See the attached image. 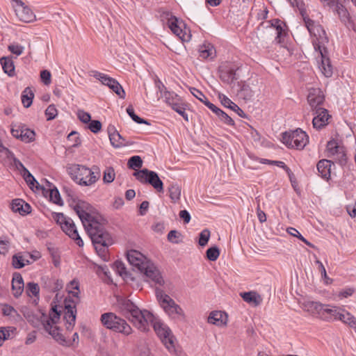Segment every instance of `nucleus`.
<instances>
[{
  "mask_svg": "<svg viewBox=\"0 0 356 356\" xmlns=\"http://www.w3.org/2000/svg\"><path fill=\"white\" fill-rule=\"evenodd\" d=\"M119 312L139 330L147 332L149 325L153 328L170 353L175 352L174 337L170 328L153 315L150 312L141 310L127 298H119L117 300Z\"/></svg>",
  "mask_w": 356,
  "mask_h": 356,
  "instance_id": "1",
  "label": "nucleus"
},
{
  "mask_svg": "<svg viewBox=\"0 0 356 356\" xmlns=\"http://www.w3.org/2000/svg\"><path fill=\"white\" fill-rule=\"evenodd\" d=\"M105 222L106 220L102 218L86 225L84 228L91 238L97 254L102 260L106 261L109 259L108 248L113 243V240L111 234L105 229Z\"/></svg>",
  "mask_w": 356,
  "mask_h": 356,
  "instance_id": "2",
  "label": "nucleus"
},
{
  "mask_svg": "<svg viewBox=\"0 0 356 356\" xmlns=\"http://www.w3.org/2000/svg\"><path fill=\"white\" fill-rule=\"evenodd\" d=\"M156 296L160 305L165 312L172 319L183 321L185 318L184 312L181 307L168 295L161 289L156 290Z\"/></svg>",
  "mask_w": 356,
  "mask_h": 356,
  "instance_id": "3",
  "label": "nucleus"
},
{
  "mask_svg": "<svg viewBox=\"0 0 356 356\" xmlns=\"http://www.w3.org/2000/svg\"><path fill=\"white\" fill-rule=\"evenodd\" d=\"M102 324L109 330L115 332L122 333L124 335H129L132 332V328L127 321L118 316L114 313H104L101 316Z\"/></svg>",
  "mask_w": 356,
  "mask_h": 356,
  "instance_id": "4",
  "label": "nucleus"
},
{
  "mask_svg": "<svg viewBox=\"0 0 356 356\" xmlns=\"http://www.w3.org/2000/svg\"><path fill=\"white\" fill-rule=\"evenodd\" d=\"M52 218L60 226L62 230L79 247L83 246V241L80 237L72 219L65 216L63 213H53Z\"/></svg>",
  "mask_w": 356,
  "mask_h": 356,
  "instance_id": "5",
  "label": "nucleus"
},
{
  "mask_svg": "<svg viewBox=\"0 0 356 356\" xmlns=\"http://www.w3.org/2000/svg\"><path fill=\"white\" fill-rule=\"evenodd\" d=\"M304 22L311 36L313 37L312 44L315 51L323 49L322 44L328 42V38L323 27L320 24H316L309 17H305Z\"/></svg>",
  "mask_w": 356,
  "mask_h": 356,
  "instance_id": "6",
  "label": "nucleus"
},
{
  "mask_svg": "<svg viewBox=\"0 0 356 356\" xmlns=\"http://www.w3.org/2000/svg\"><path fill=\"white\" fill-rule=\"evenodd\" d=\"M281 140L289 148L302 149L309 143V136L305 131L297 129L291 132L283 133Z\"/></svg>",
  "mask_w": 356,
  "mask_h": 356,
  "instance_id": "7",
  "label": "nucleus"
},
{
  "mask_svg": "<svg viewBox=\"0 0 356 356\" xmlns=\"http://www.w3.org/2000/svg\"><path fill=\"white\" fill-rule=\"evenodd\" d=\"M70 206L78 215L83 227L102 218L101 216L92 215L94 209L92 206L85 201L76 200L75 203H70Z\"/></svg>",
  "mask_w": 356,
  "mask_h": 356,
  "instance_id": "8",
  "label": "nucleus"
},
{
  "mask_svg": "<svg viewBox=\"0 0 356 356\" xmlns=\"http://www.w3.org/2000/svg\"><path fill=\"white\" fill-rule=\"evenodd\" d=\"M134 176L140 183L151 185L158 193H163V183L156 172L144 168L135 172Z\"/></svg>",
  "mask_w": 356,
  "mask_h": 356,
  "instance_id": "9",
  "label": "nucleus"
},
{
  "mask_svg": "<svg viewBox=\"0 0 356 356\" xmlns=\"http://www.w3.org/2000/svg\"><path fill=\"white\" fill-rule=\"evenodd\" d=\"M68 174L71 178L81 186H89L92 184L88 183L90 177H92L90 170L85 165L79 164H71L67 167Z\"/></svg>",
  "mask_w": 356,
  "mask_h": 356,
  "instance_id": "10",
  "label": "nucleus"
},
{
  "mask_svg": "<svg viewBox=\"0 0 356 356\" xmlns=\"http://www.w3.org/2000/svg\"><path fill=\"white\" fill-rule=\"evenodd\" d=\"M163 14L168 18V26L172 32L183 42L188 41L191 34L187 33L184 24L182 22H179L178 19L169 12L164 13Z\"/></svg>",
  "mask_w": 356,
  "mask_h": 356,
  "instance_id": "11",
  "label": "nucleus"
},
{
  "mask_svg": "<svg viewBox=\"0 0 356 356\" xmlns=\"http://www.w3.org/2000/svg\"><path fill=\"white\" fill-rule=\"evenodd\" d=\"M92 73L95 78L111 88L120 98L124 99L125 92L117 80L97 71H92Z\"/></svg>",
  "mask_w": 356,
  "mask_h": 356,
  "instance_id": "12",
  "label": "nucleus"
},
{
  "mask_svg": "<svg viewBox=\"0 0 356 356\" xmlns=\"http://www.w3.org/2000/svg\"><path fill=\"white\" fill-rule=\"evenodd\" d=\"M21 312L27 321L34 327L38 328L41 325L44 327L46 321H49L44 312H39L35 313L27 307H22Z\"/></svg>",
  "mask_w": 356,
  "mask_h": 356,
  "instance_id": "13",
  "label": "nucleus"
},
{
  "mask_svg": "<svg viewBox=\"0 0 356 356\" xmlns=\"http://www.w3.org/2000/svg\"><path fill=\"white\" fill-rule=\"evenodd\" d=\"M65 313L63 318L65 320L67 325L66 329L70 330L74 327L76 321V303L70 298L65 299Z\"/></svg>",
  "mask_w": 356,
  "mask_h": 356,
  "instance_id": "14",
  "label": "nucleus"
},
{
  "mask_svg": "<svg viewBox=\"0 0 356 356\" xmlns=\"http://www.w3.org/2000/svg\"><path fill=\"white\" fill-rule=\"evenodd\" d=\"M127 259L131 266L137 268L140 272L143 271V269L149 261L145 256L135 250H131L127 252Z\"/></svg>",
  "mask_w": 356,
  "mask_h": 356,
  "instance_id": "15",
  "label": "nucleus"
},
{
  "mask_svg": "<svg viewBox=\"0 0 356 356\" xmlns=\"http://www.w3.org/2000/svg\"><path fill=\"white\" fill-rule=\"evenodd\" d=\"M324 100V95L320 88H312L309 90L307 102L312 108V111L322 108Z\"/></svg>",
  "mask_w": 356,
  "mask_h": 356,
  "instance_id": "16",
  "label": "nucleus"
},
{
  "mask_svg": "<svg viewBox=\"0 0 356 356\" xmlns=\"http://www.w3.org/2000/svg\"><path fill=\"white\" fill-rule=\"evenodd\" d=\"M312 113L314 115L312 120L313 127L317 130L325 127L328 123V120L331 118L328 111L324 108L312 111Z\"/></svg>",
  "mask_w": 356,
  "mask_h": 356,
  "instance_id": "17",
  "label": "nucleus"
},
{
  "mask_svg": "<svg viewBox=\"0 0 356 356\" xmlns=\"http://www.w3.org/2000/svg\"><path fill=\"white\" fill-rule=\"evenodd\" d=\"M15 11L19 19L23 22L29 23L35 19V15L31 9L22 0L18 1V6H15Z\"/></svg>",
  "mask_w": 356,
  "mask_h": 356,
  "instance_id": "18",
  "label": "nucleus"
},
{
  "mask_svg": "<svg viewBox=\"0 0 356 356\" xmlns=\"http://www.w3.org/2000/svg\"><path fill=\"white\" fill-rule=\"evenodd\" d=\"M321 56V65L319 69L325 77H331L333 74V67L331 64L330 58L327 56V49L323 47V49L317 50Z\"/></svg>",
  "mask_w": 356,
  "mask_h": 356,
  "instance_id": "19",
  "label": "nucleus"
},
{
  "mask_svg": "<svg viewBox=\"0 0 356 356\" xmlns=\"http://www.w3.org/2000/svg\"><path fill=\"white\" fill-rule=\"evenodd\" d=\"M141 273H143L147 277L149 278L155 284L162 285L164 283L159 270L150 261L146 264Z\"/></svg>",
  "mask_w": 356,
  "mask_h": 356,
  "instance_id": "20",
  "label": "nucleus"
},
{
  "mask_svg": "<svg viewBox=\"0 0 356 356\" xmlns=\"http://www.w3.org/2000/svg\"><path fill=\"white\" fill-rule=\"evenodd\" d=\"M237 88V97L245 102L251 100L254 95V92L245 81L238 82Z\"/></svg>",
  "mask_w": 356,
  "mask_h": 356,
  "instance_id": "21",
  "label": "nucleus"
},
{
  "mask_svg": "<svg viewBox=\"0 0 356 356\" xmlns=\"http://www.w3.org/2000/svg\"><path fill=\"white\" fill-rule=\"evenodd\" d=\"M52 323L49 321H46L44 329L52 336V337L58 341L60 344L64 346L66 343L65 337L60 332L58 327H53Z\"/></svg>",
  "mask_w": 356,
  "mask_h": 356,
  "instance_id": "22",
  "label": "nucleus"
},
{
  "mask_svg": "<svg viewBox=\"0 0 356 356\" xmlns=\"http://www.w3.org/2000/svg\"><path fill=\"white\" fill-rule=\"evenodd\" d=\"M332 164H333V163L327 159H322L318 162L316 168L318 172V175L323 179L328 180L330 178Z\"/></svg>",
  "mask_w": 356,
  "mask_h": 356,
  "instance_id": "23",
  "label": "nucleus"
},
{
  "mask_svg": "<svg viewBox=\"0 0 356 356\" xmlns=\"http://www.w3.org/2000/svg\"><path fill=\"white\" fill-rule=\"evenodd\" d=\"M24 288V281L22 275L19 273H15L12 280L13 294L15 298H19Z\"/></svg>",
  "mask_w": 356,
  "mask_h": 356,
  "instance_id": "24",
  "label": "nucleus"
},
{
  "mask_svg": "<svg viewBox=\"0 0 356 356\" xmlns=\"http://www.w3.org/2000/svg\"><path fill=\"white\" fill-rule=\"evenodd\" d=\"M341 311H342L341 308L336 307H329L328 305H324L323 310L321 311V318L327 321L338 320V316Z\"/></svg>",
  "mask_w": 356,
  "mask_h": 356,
  "instance_id": "25",
  "label": "nucleus"
},
{
  "mask_svg": "<svg viewBox=\"0 0 356 356\" xmlns=\"http://www.w3.org/2000/svg\"><path fill=\"white\" fill-rule=\"evenodd\" d=\"M267 23L268 24V25H267L266 27L273 28L276 31V34H277V35L275 37L276 42L277 43L282 42V38L286 33L282 26V24H284V22L279 19H273L270 21H268Z\"/></svg>",
  "mask_w": 356,
  "mask_h": 356,
  "instance_id": "26",
  "label": "nucleus"
},
{
  "mask_svg": "<svg viewBox=\"0 0 356 356\" xmlns=\"http://www.w3.org/2000/svg\"><path fill=\"white\" fill-rule=\"evenodd\" d=\"M208 322L218 326L225 325L227 322V315L221 311H213L211 312Z\"/></svg>",
  "mask_w": 356,
  "mask_h": 356,
  "instance_id": "27",
  "label": "nucleus"
},
{
  "mask_svg": "<svg viewBox=\"0 0 356 356\" xmlns=\"http://www.w3.org/2000/svg\"><path fill=\"white\" fill-rule=\"evenodd\" d=\"M323 306L324 305L316 301H306L302 304L304 310L313 315H316L319 318H321V311L323 310Z\"/></svg>",
  "mask_w": 356,
  "mask_h": 356,
  "instance_id": "28",
  "label": "nucleus"
},
{
  "mask_svg": "<svg viewBox=\"0 0 356 356\" xmlns=\"http://www.w3.org/2000/svg\"><path fill=\"white\" fill-rule=\"evenodd\" d=\"M240 295L245 302L251 304L254 307L259 306L262 302L261 296L256 291H251L248 292H243Z\"/></svg>",
  "mask_w": 356,
  "mask_h": 356,
  "instance_id": "29",
  "label": "nucleus"
},
{
  "mask_svg": "<svg viewBox=\"0 0 356 356\" xmlns=\"http://www.w3.org/2000/svg\"><path fill=\"white\" fill-rule=\"evenodd\" d=\"M216 56V49L210 43L204 44L200 46L199 56L204 58L212 59Z\"/></svg>",
  "mask_w": 356,
  "mask_h": 356,
  "instance_id": "30",
  "label": "nucleus"
},
{
  "mask_svg": "<svg viewBox=\"0 0 356 356\" xmlns=\"http://www.w3.org/2000/svg\"><path fill=\"white\" fill-rule=\"evenodd\" d=\"M333 11L337 13L340 18V20L346 26H348L349 24H350L351 20L349 13L346 8L342 4L339 3L338 4H336V6L334 8Z\"/></svg>",
  "mask_w": 356,
  "mask_h": 356,
  "instance_id": "31",
  "label": "nucleus"
},
{
  "mask_svg": "<svg viewBox=\"0 0 356 356\" xmlns=\"http://www.w3.org/2000/svg\"><path fill=\"white\" fill-rule=\"evenodd\" d=\"M0 63L3 72L10 76L15 75V65L11 58L2 57L0 58Z\"/></svg>",
  "mask_w": 356,
  "mask_h": 356,
  "instance_id": "32",
  "label": "nucleus"
},
{
  "mask_svg": "<svg viewBox=\"0 0 356 356\" xmlns=\"http://www.w3.org/2000/svg\"><path fill=\"white\" fill-rule=\"evenodd\" d=\"M338 320L341 321L343 323L348 325L350 327L356 330V318L349 312H345L342 309L338 316Z\"/></svg>",
  "mask_w": 356,
  "mask_h": 356,
  "instance_id": "33",
  "label": "nucleus"
},
{
  "mask_svg": "<svg viewBox=\"0 0 356 356\" xmlns=\"http://www.w3.org/2000/svg\"><path fill=\"white\" fill-rule=\"evenodd\" d=\"M236 70L234 69L221 70L220 74V78L222 82L231 84L235 80H237L238 78L236 77Z\"/></svg>",
  "mask_w": 356,
  "mask_h": 356,
  "instance_id": "34",
  "label": "nucleus"
},
{
  "mask_svg": "<svg viewBox=\"0 0 356 356\" xmlns=\"http://www.w3.org/2000/svg\"><path fill=\"white\" fill-rule=\"evenodd\" d=\"M22 175L27 183V184L29 186V187L32 189L33 187L36 184V188L37 189H42L44 190V187L40 186L39 183L37 181V180L34 178V177L32 175V174L28 170L27 168H24V170L22 172Z\"/></svg>",
  "mask_w": 356,
  "mask_h": 356,
  "instance_id": "35",
  "label": "nucleus"
},
{
  "mask_svg": "<svg viewBox=\"0 0 356 356\" xmlns=\"http://www.w3.org/2000/svg\"><path fill=\"white\" fill-rule=\"evenodd\" d=\"M34 98V93L29 87H26L22 92L21 99L22 102L25 108H29L31 106L33 99Z\"/></svg>",
  "mask_w": 356,
  "mask_h": 356,
  "instance_id": "36",
  "label": "nucleus"
},
{
  "mask_svg": "<svg viewBox=\"0 0 356 356\" xmlns=\"http://www.w3.org/2000/svg\"><path fill=\"white\" fill-rule=\"evenodd\" d=\"M48 186H49V198L50 200L58 205H63V200L60 197V193L56 186H51V184L47 181Z\"/></svg>",
  "mask_w": 356,
  "mask_h": 356,
  "instance_id": "37",
  "label": "nucleus"
},
{
  "mask_svg": "<svg viewBox=\"0 0 356 356\" xmlns=\"http://www.w3.org/2000/svg\"><path fill=\"white\" fill-rule=\"evenodd\" d=\"M111 145L115 147L119 148L129 145V143L119 133H116L109 138Z\"/></svg>",
  "mask_w": 356,
  "mask_h": 356,
  "instance_id": "38",
  "label": "nucleus"
},
{
  "mask_svg": "<svg viewBox=\"0 0 356 356\" xmlns=\"http://www.w3.org/2000/svg\"><path fill=\"white\" fill-rule=\"evenodd\" d=\"M181 187L179 184L172 183L168 188L170 198L172 202H176L181 197Z\"/></svg>",
  "mask_w": 356,
  "mask_h": 356,
  "instance_id": "39",
  "label": "nucleus"
},
{
  "mask_svg": "<svg viewBox=\"0 0 356 356\" xmlns=\"http://www.w3.org/2000/svg\"><path fill=\"white\" fill-rule=\"evenodd\" d=\"M163 97L165 99V103L171 107L172 106V104L178 103L182 100L175 92L168 90L163 92Z\"/></svg>",
  "mask_w": 356,
  "mask_h": 356,
  "instance_id": "40",
  "label": "nucleus"
},
{
  "mask_svg": "<svg viewBox=\"0 0 356 356\" xmlns=\"http://www.w3.org/2000/svg\"><path fill=\"white\" fill-rule=\"evenodd\" d=\"M21 140L25 143H30L35 140V131L30 129L22 127V131H20Z\"/></svg>",
  "mask_w": 356,
  "mask_h": 356,
  "instance_id": "41",
  "label": "nucleus"
},
{
  "mask_svg": "<svg viewBox=\"0 0 356 356\" xmlns=\"http://www.w3.org/2000/svg\"><path fill=\"white\" fill-rule=\"evenodd\" d=\"M186 104L183 102V100H181L179 102L176 104H172V106L171 107L175 111L179 113L180 115L183 117V118L186 121H188V114L186 113Z\"/></svg>",
  "mask_w": 356,
  "mask_h": 356,
  "instance_id": "42",
  "label": "nucleus"
},
{
  "mask_svg": "<svg viewBox=\"0 0 356 356\" xmlns=\"http://www.w3.org/2000/svg\"><path fill=\"white\" fill-rule=\"evenodd\" d=\"M115 177V173L113 168L108 167L104 171L103 181L105 184L112 183Z\"/></svg>",
  "mask_w": 356,
  "mask_h": 356,
  "instance_id": "43",
  "label": "nucleus"
},
{
  "mask_svg": "<svg viewBox=\"0 0 356 356\" xmlns=\"http://www.w3.org/2000/svg\"><path fill=\"white\" fill-rule=\"evenodd\" d=\"M127 165L130 169L136 170L142 167L143 160L139 156H133L129 159Z\"/></svg>",
  "mask_w": 356,
  "mask_h": 356,
  "instance_id": "44",
  "label": "nucleus"
},
{
  "mask_svg": "<svg viewBox=\"0 0 356 356\" xmlns=\"http://www.w3.org/2000/svg\"><path fill=\"white\" fill-rule=\"evenodd\" d=\"M220 255V250L217 246H212L207 249L206 251V256L207 259L211 261H215L218 259Z\"/></svg>",
  "mask_w": 356,
  "mask_h": 356,
  "instance_id": "45",
  "label": "nucleus"
},
{
  "mask_svg": "<svg viewBox=\"0 0 356 356\" xmlns=\"http://www.w3.org/2000/svg\"><path fill=\"white\" fill-rule=\"evenodd\" d=\"M26 293L29 296H31V295L35 297L38 296L40 293L38 284L35 282H29L26 286Z\"/></svg>",
  "mask_w": 356,
  "mask_h": 356,
  "instance_id": "46",
  "label": "nucleus"
},
{
  "mask_svg": "<svg viewBox=\"0 0 356 356\" xmlns=\"http://www.w3.org/2000/svg\"><path fill=\"white\" fill-rule=\"evenodd\" d=\"M127 113L130 116V118L136 123L138 124H149L147 120L140 118L138 116L132 107V106H129L127 108Z\"/></svg>",
  "mask_w": 356,
  "mask_h": 356,
  "instance_id": "47",
  "label": "nucleus"
},
{
  "mask_svg": "<svg viewBox=\"0 0 356 356\" xmlns=\"http://www.w3.org/2000/svg\"><path fill=\"white\" fill-rule=\"evenodd\" d=\"M56 305H52L49 313V316L47 317L50 320V323L56 324L59 320L60 316V312L58 310Z\"/></svg>",
  "mask_w": 356,
  "mask_h": 356,
  "instance_id": "48",
  "label": "nucleus"
},
{
  "mask_svg": "<svg viewBox=\"0 0 356 356\" xmlns=\"http://www.w3.org/2000/svg\"><path fill=\"white\" fill-rule=\"evenodd\" d=\"M89 170H90V173L92 175V177H90L89 181H90L88 184H94L96 183L99 179L100 178V169L97 165H93L91 168H89Z\"/></svg>",
  "mask_w": 356,
  "mask_h": 356,
  "instance_id": "49",
  "label": "nucleus"
},
{
  "mask_svg": "<svg viewBox=\"0 0 356 356\" xmlns=\"http://www.w3.org/2000/svg\"><path fill=\"white\" fill-rule=\"evenodd\" d=\"M287 232L289 234L298 238L300 240H301L302 242H304L309 247H311V248L314 247V245L312 243H311L309 241H308L306 238H305L296 229H295L293 227H289L287 229Z\"/></svg>",
  "mask_w": 356,
  "mask_h": 356,
  "instance_id": "50",
  "label": "nucleus"
},
{
  "mask_svg": "<svg viewBox=\"0 0 356 356\" xmlns=\"http://www.w3.org/2000/svg\"><path fill=\"white\" fill-rule=\"evenodd\" d=\"M315 263L318 265V270H319V271L321 274V277L324 280L325 284H330L332 283V280L330 279V277H328L327 273H326V270H325L323 263L318 259H316L315 261Z\"/></svg>",
  "mask_w": 356,
  "mask_h": 356,
  "instance_id": "51",
  "label": "nucleus"
},
{
  "mask_svg": "<svg viewBox=\"0 0 356 356\" xmlns=\"http://www.w3.org/2000/svg\"><path fill=\"white\" fill-rule=\"evenodd\" d=\"M190 92L191 94L196 97L197 99H199L201 102H202L206 106V102H209V101L207 98V97L201 92L200 90L191 87L189 88Z\"/></svg>",
  "mask_w": 356,
  "mask_h": 356,
  "instance_id": "52",
  "label": "nucleus"
},
{
  "mask_svg": "<svg viewBox=\"0 0 356 356\" xmlns=\"http://www.w3.org/2000/svg\"><path fill=\"white\" fill-rule=\"evenodd\" d=\"M210 238V232L209 229H205L202 230L199 235V245L200 246H205Z\"/></svg>",
  "mask_w": 356,
  "mask_h": 356,
  "instance_id": "53",
  "label": "nucleus"
},
{
  "mask_svg": "<svg viewBox=\"0 0 356 356\" xmlns=\"http://www.w3.org/2000/svg\"><path fill=\"white\" fill-rule=\"evenodd\" d=\"M219 99H220V102L222 106L232 111H234L235 109L234 106H238L225 95H219Z\"/></svg>",
  "mask_w": 356,
  "mask_h": 356,
  "instance_id": "54",
  "label": "nucleus"
},
{
  "mask_svg": "<svg viewBox=\"0 0 356 356\" xmlns=\"http://www.w3.org/2000/svg\"><path fill=\"white\" fill-rule=\"evenodd\" d=\"M58 115V111L54 104L49 105L45 110V115L47 120H54Z\"/></svg>",
  "mask_w": 356,
  "mask_h": 356,
  "instance_id": "55",
  "label": "nucleus"
},
{
  "mask_svg": "<svg viewBox=\"0 0 356 356\" xmlns=\"http://www.w3.org/2000/svg\"><path fill=\"white\" fill-rule=\"evenodd\" d=\"M8 49L13 54L16 56H20L24 49V47L19 44L13 43L8 45Z\"/></svg>",
  "mask_w": 356,
  "mask_h": 356,
  "instance_id": "56",
  "label": "nucleus"
},
{
  "mask_svg": "<svg viewBox=\"0 0 356 356\" xmlns=\"http://www.w3.org/2000/svg\"><path fill=\"white\" fill-rule=\"evenodd\" d=\"M293 5L296 6L298 8L300 14L302 17L303 19L305 18V17H309L307 14L305 5L302 0H294Z\"/></svg>",
  "mask_w": 356,
  "mask_h": 356,
  "instance_id": "57",
  "label": "nucleus"
},
{
  "mask_svg": "<svg viewBox=\"0 0 356 356\" xmlns=\"http://www.w3.org/2000/svg\"><path fill=\"white\" fill-rule=\"evenodd\" d=\"M22 256L14 255L12 259V264L15 268L19 269L25 266Z\"/></svg>",
  "mask_w": 356,
  "mask_h": 356,
  "instance_id": "58",
  "label": "nucleus"
},
{
  "mask_svg": "<svg viewBox=\"0 0 356 356\" xmlns=\"http://www.w3.org/2000/svg\"><path fill=\"white\" fill-rule=\"evenodd\" d=\"M88 127L92 133L97 134L102 129V123L100 121L97 120H90Z\"/></svg>",
  "mask_w": 356,
  "mask_h": 356,
  "instance_id": "59",
  "label": "nucleus"
},
{
  "mask_svg": "<svg viewBox=\"0 0 356 356\" xmlns=\"http://www.w3.org/2000/svg\"><path fill=\"white\" fill-rule=\"evenodd\" d=\"M327 148L328 152L332 154L339 153V147L337 142L334 140H331L327 142Z\"/></svg>",
  "mask_w": 356,
  "mask_h": 356,
  "instance_id": "60",
  "label": "nucleus"
},
{
  "mask_svg": "<svg viewBox=\"0 0 356 356\" xmlns=\"http://www.w3.org/2000/svg\"><path fill=\"white\" fill-rule=\"evenodd\" d=\"M24 204V200L22 199L13 200L11 204V209L14 212H19L22 213V206Z\"/></svg>",
  "mask_w": 356,
  "mask_h": 356,
  "instance_id": "61",
  "label": "nucleus"
},
{
  "mask_svg": "<svg viewBox=\"0 0 356 356\" xmlns=\"http://www.w3.org/2000/svg\"><path fill=\"white\" fill-rule=\"evenodd\" d=\"M77 116L79 120L83 123L88 124L91 120V115L89 113L85 112L84 111L79 110L77 112Z\"/></svg>",
  "mask_w": 356,
  "mask_h": 356,
  "instance_id": "62",
  "label": "nucleus"
},
{
  "mask_svg": "<svg viewBox=\"0 0 356 356\" xmlns=\"http://www.w3.org/2000/svg\"><path fill=\"white\" fill-rule=\"evenodd\" d=\"M9 327H0V347L3 345V342L8 339L10 337Z\"/></svg>",
  "mask_w": 356,
  "mask_h": 356,
  "instance_id": "63",
  "label": "nucleus"
},
{
  "mask_svg": "<svg viewBox=\"0 0 356 356\" xmlns=\"http://www.w3.org/2000/svg\"><path fill=\"white\" fill-rule=\"evenodd\" d=\"M218 118L222 122H223L229 126H234V121L233 120V119L223 111H222V113H220Z\"/></svg>",
  "mask_w": 356,
  "mask_h": 356,
  "instance_id": "64",
  "label": "nucleus"
}]
</instances>
